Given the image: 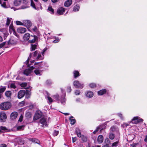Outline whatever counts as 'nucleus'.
Returning a JSON list of instances; mask_svg holds the SVG:
<instances>
[{"instance_id":"nucleus-1","label":"nucleus","mask_w":147,"mask_h":147,"mask_svg":"<svg viewBox=\"0 0 147 147\" xmlns=\"http://www.w3.org/2000/svg\"><path fill=\"white\" fill-rule=\"evenodd\" d=\"M11 107V103L9 102H5L1 103L0 105V108L3 110H6Z\"/></svg>"},{"instance_id":"nucleus-2","label":"nucleus","mask_w":147,"mask_h":147,"mask_svg":"<svg viewBox=\"0 0 147 147\" xmlns=\"http://www.w3.org/2000/svg\"><path fill=\"white\" fill-rule=\"evenodd\" d=\"M30 40L28 42L30 43H33L37 42L38 40V38L36 35L32 36V35L30 36Z\"/></svg>"},{"instance_id":"nucleus-3","label":"nucleus","mask_w":147,"mask_h":147,"mask_svg":"<svg viewBox=\"0 0 147 147\" xmlns=\"http://www.w3.org/2000/svg\"><path fill=\"white\" fill-rule=\"evenodd\" d=\"M73 84L76 88L82 89L84 86L83 84H81L78 80H76L74 82Z\"/></svg>"},{"instance_id":"nucleus-4","label":"nucleus","mask_w":147,"mask_h":147,"mask_svg":"<svg viewBox=\"0 0 147 147\" xmlns=\"http://www.w3.org/2000/svg\"><path fill=\"white\" fill-rule=\"evenodd\" d=\"M42 115V112L38 111L36 112L33 118L34 120H36L40 118Z\"/></svg>"},{"instance_id":"nucleus-5","label":"nucleus","mask_w":147,"mask_h":147,"mask_svg":"<svg viewBox=\"0 0 147 147\" xmlns=\"http://www.w3.org/2000/svg\"><path fill=\"white\" fill-rule=\"evenodd\" d=\"M7 119V116L4 112H2L0 113V120L2 122H4Z\"/></svg>"},{"instance_id":"nucleus-6","label":"nucleus","mask_w":147,"mask_h":147,"mask_svg":"<svg viewBox=\"0 0 147 147\" xmlns=\"http://www.w3.org/2000/svg\"><path fill=\"white\" fill-rule=\"evenodd\" d=\"M26 93V91L24 90H21L19 91L18 94V97L19 99H21L23 98L25 95Z\"/></svg>"},{"instance_id":"nucleus-7","label":"nucleus","mask_w":147,"mask_h":147,"mask_svg":"<svg viewBox=\"0 0 147 147\" xmlns=\"http://www.w3.org/2000/svg\"><path fill=\"white\" fill-rule=\"evenodd\" d=\"M139 117H135L132 120V122L133 123L136 124L139 122H142L143 120L142 119H139Z\"/></svg>"},{"instance_id":"nucleus-8","label":"nucleus","mask_w":147,"mask_h":147,"mask_svg":"<svg viewBox=\"0 0 147 147\" xmlns=\"http://www.w3.org/2000/svg\"><path fill=\"white\" fill-rule=\"evenodd\" d=\"M34 68H35V67L32 66L30 67V69H26L24 72V74L27 76H28L31 73L32 70Z\"/></svg>"},{"instance_id":"nucleus-9","label":"nucleus","mask_w":147,"mask_h":147,"mask_svg":"<svg viewBox=\"0 0 147 147\" xmlns=\"http://www.w3.org/2000/svg\"><path fill=\"white\" fill-rule=\"evenodd\" d=\"M32 25V23L29 20H24V26L27 28H30Z\"/></svg>"},{"instance_id":"nucleus-10","label":"nucleus","mask_w":147,"mask_h":147,"mask_svg":"<svg viewBox=\"0 0 147 147\" xmlns=\"http://www.w3.org/2000/svg\"><path fill=\"white\" fill-rule=\"evenodd\" d=\"M26 31V29L25 28L20 27L17 29V31L19 33L23 34Z\"/></svg>"},{"instance_id":"nucleus-11","label":"nucleus","mask_w":147,"mask_h":147,"mask_svg":"<svg viewBox=\"0 0 147 147\" xmlns=\"http://www.w3.org/2000/svg\"><path fill=\"white\" fill-rule=\"evenodd\" d=\"M65 11V9L62 7L59 8L57 10V13L59 15L63 14Z\"/></svg>"},{"instance_id":"nucleus-12","label":"nucleus","mask_w":147,"mask_h":147,"mask_svg":"<svg viewBox=\"0 0 147 147\" xmlns=\"http://www.w3.org/2000/svg\"><path fill=\"white\" fill-rule=\"evenodd\" d=\"M18 115V113L16 112H13L10 115V118L12 120L15 119L17 117Z\"/></svg>"},{"instance_id":"nucleus-13","label":"nucleus","mask_w":147,"mask_h":147,"mask_svg":"<svg viewBox=\"0 0 147 147\" xmlns=\"http://www.w3.org/2000/svg\"><path fill=\"white\" fill-rule=\"evenodd\" d=\"M17 43V41L13 39H10L8 42V45H16Z\"/></svg>"},{"instance_id":"nucleus-14","label":"nucleus","mask_w":147,"mask_h":147,"mask_svg":"<svg viewBox=\"0 0 147 147\" xmlns=\"http://www.w3.org/2000/svg\"><path fill=\"white\" fill-rule=\"evenodd\" d=\"M39 123L43 125H46L47 123L46 119L44 117L42 118L40 120Z\"/></svg>"},{"instance_id":"nucleus-15","label":"nucleus","mask_w":147,"mask_h":147,"mask_svg":"<svg viewBox=\"0 0 147 147\" xmlns=\"http://www.w3.org/2000/svg\"><path fill=\"white\" fill-rule=\"evenodd\" d=\"M30 34L26 33L24 34L23 36V38L24 41H27L28 40L30 37Z\"/></svg>"},{"instance_id":"nucleus-16","label":"nucleus","mask_w":147,"mask_h":147,"mask_svg":"<svg viewBox=\"0 0 147 147\" xmlns=\"http://www.w3.org/2000/svg\"><path fill=\"white\" fill-rule=\"evenodd\" d=\"M72 1L71 0H67L64 3V5L65 7H68L72 4Z\"/></svg>"},{"instance_id":"nucleus-17","label":"nucleus","mask_w":147,"mask_h":147,"mask_svg":"<svg viewBox=\"0 0 147 147\" xmlns=\"http://www.w3.org/2000/svg\"><path fill=\"white\" fill-rule=\"evenodd\" d=\"M75 132L76 133V134L78 137L79 138L81 137L82 136L80 130L78 128H76Z\"/></svg>"},{"instance_id":"nucleus-18","label":"nucleus","mask_w":147,"mask_h":147,"mask_svg":"<svg viewBox=\"0 0 147 147\" xmlns=\"http://www.w3.org/2000/svg\"><path fill=\"white\" fill-rule=\"evenodd\" d=\"M110 132H113L114 131H116L118 132L119 131L118 129L115 127L114 126H112L110 128Z\"/></svg>"},{"instance_id":"nucleus-19","label":"nucleus","mask_w":147,"mask_h":147,"mask_svg":"<svg viewBox=\"0 0 147 147\" xmlns=\"http://www.w3.org/2000/svg\"><path fill=\"white\" fill-rule=\"evenodd\" d=\"M32 30L34 34H36L37 35H38L39 33L38 31V30L36 26H34L33 28L32 29Z\"/></svg>"},{"instance_id":"nucleus-20","label":"nucleus","mask_w":147,"mask_h":147,"mask_svg":"<svg viewBox=\"0 0 147 147\" xmlns=\"http://www.w3.org/2000/svg\"><path fill=\"white\" fill-rule=\"evenodd\" d=\"M86 96L88 97H92L93 96V94L92 92L90 91H88L86 93Z\"/></svg>"},{"instance_id":"nucleus-21","label":"nucleus","mask_w":147,"mask_h":147,"mask_svg":"<svg viewBox=\"0 0 147 147\" xmlns=\"http://www.w3.org/2000/svg\"><path fill=\"white\" fill-rule=\"evenodd\" d=\"M107 90L106 89H102L98 91V95H102L106 93Z\"/></svg>"},{"instance_id":"nucleus-22","label":"nucleus","mask_w":147,"mask_h":147,"mask_svg":"<svg viewBox=\"0 0 147 147\" xmlns=\"http://www.w3.org/2000/svg\"><path fill=\"white\" fill-rule=\"evenodd\" d=\"M103 140V137L102 135H99L97 138L98 142L100 143H102Z\"/></svg>"},{"instance_id":"nucleus-23","label":"nucleus","mask_w":147,"mask_h":147,"mask_svg":"<svg viewBox=\"0 0 147 147\" xmlns=\"http://www.w3.org/2000/svg\"><path fill=\"white\" fill-rule=\"evenodd\" d=\"M41 55H43L42 52H39L38 54V56L36 58V59L37 60H42L43 58V57L41 56Z\"/></svg>"},{"instance_id":"nucleus-24","label":"nucleus","mask_w":147,"mask_h":147,"mask_svg":"<svg viewBox=\"0 0 147 147\" xmlns=\"http://www.w3.org/2000/svg\"><path fill=\"white\" fill-rule=\"evenodd\" d=\"M21 0H15L13 3L16 6H18L21 4Z\"/></svg>"},{"instance_id":"nucleus-25","label":"nucleus","mask_w":147,"mask_h":147,"mask_svg":"<svg viewBox=\"0 0 147 147\" xmlns=\"http://www.w3.org/2000/svg\"><path fill=\"white\" fill-rule=\"evenodd\" d=\"M109 137L110 139L113 140L115 138V134L112 132H110L109 133Z\"/></svg>"},{"instance_id":"nucleus-26","label":"nucleus","mask_w":147,"mask_h":147,"mask_svg":"<svg viewBox=\"0 0 147 147\" xmlns=\"http://www.w3.org/2000/svg\"><path fill=\"white\" fill-rule=\"evenodd\" d=\"M74 76L75 78L78 77L80 75L79 72L78 71L75 70L73 72Z\"/></svg>"},{"instance_id":"nucleus-27","label":"nucleus","mask_w":147,"mask_h":147,"mask_svg":"<svg viewBox=\"0 0 147 147\" xmlns=\"http://www.w3.org/2000/svg\"><path fill=\"white\" fill-rule=\"evenodd\" d=\"M7 130V129L6 127L3 126L0 127V134L2 132H6Z\"/></svg>"},{"instance_id":"nucleus-28","label":"nucleus","mask_w":147,"mask_h":147,"mask_svg":"<svg viewBox=\"0 0 147 147\" xmlns=\"http://www.w3.org/2000/svg\"><path fill=\"white\" fill-rule=\"evenodd\" d=\"M41 71H40L38 69H36L34 70V72L36 75L38 76H40L42 75V73L41 72Z\"/></svg>"},{"instance_id":"nucleus-29","label":"nucleus","mask_w":147,"mask_h":147,"mask_svg":"<svg viewBox=\"0 0 147 147\" xmlns=\"http://www.w3.org/2000/svg\"><path fill=\"white\" fill-rule=\"evenodd\" d=\"M31 94L30 92L28 90H26V93L25 94L26 97L27 98H29L30 97Z\"/></svg>"},{"instance_id":"nucleus-30","label":"nucleus","mask_w":147,"mask_h":147,"mask_svg":"<svg viewBox=\"0 0 147 147\" xmlns=\"http://www.w3.org/2000/svg\"><path fill=\"white\" fill-rule=\"evenodd\" d=\"M11 92L10 91H6L5 93L6 96L8 98H10L11 96Z\"/></svg>"},{"instance_id":"nucleus-31","label":"nucleus","mask_w":147,"mask_h":147,"mask_svg":"<svg viewBox=\"0 0 147 147\" xmlns=\"http://www.w3.org/2000/svg\"><path fill=\"white\" fill-rule=\"evenodd\" d=\"M73 117L72 116H71L69 118V120H70L71 123H70L71 125L74 124L76 122V120L75 119H73Z\"/></svg>"},{"instance_id":"nucleus-32","label":"nucleus","mask_w":147,"mask_h":147,"mask_svg":"<svg viewBox=\"0 0 147 147\" xmlns=\"http://www.w3.org/2000/svg\"><path fill=\"white\" fill-rule=\"evenodd\" d=\"M25 116L27 119L30 118L32 117L31 113L30 112H27L25 114Z\"/></svg>"},{"instance_id":"nucleus-33","label":"nucleus","mask_w":147,"mask_h":147,"mask_svg":"<svg viewBox=\"0 0 147 147\" xmlns=\"http://www.w3.org/2000/svg\"><path fill=\"white\" fill-rule=\"evenodd\" d=\"M24 126L23 125L18 126L17 128V130H23L24 129Z\"/></svg>"},{"instance_id":"nucleus-34","label":"nucleus","mask_w":147,"mask_h":147,"mask_svg":"<svg viewBox=\"0 0 147 147\" xmlns=\"http://www.w3.org/2000/svg\"><path fill=\"white\" fill-rule=\"evenodd\" d=\"M36 47H37L36 45L31 44V51H32L36 49Z\"/></svg>"},{"instance_id":"nucleus-35","label":"nucleus","mask_w":147,"mask_h":147,"mask_svg":"<svg viewBox=\"0 0 147 147\" xmlns=\"http://www.w3.org/2000/svg\"><path fill=\"white\" fill-rule=\"evenodd\" d=\"M79 6L78 5H77L74 7L73 11H78L79 10Z\"/></svg>"},{"instance_id":"nucleus-36","label":"nucleus","mask_w":147,"mask_h":147,"mask_svg":"<svg viewBox=\"0 0 147 147\" xmlns=\"http://www.w3.org/2000/svg\"><path fill=\"white\" fill-rule=\"evenodd\" d=\"M30 140L32 142L37 143L38 144H39V143L40 142L38 140L36 139L31 138L30 139Z\"/></svg>"},{"instance_id":"nucleus-37","label":"nucleus","mask_w":147,"mask_h":147,"mask_svg":"<svg viewBox=\"0 0 147 147\" xmlns=\"http://www.w3.org/2000/svg\"><path fill=\"white\" fill-rule=\"evenodd\" d=\"M18 143L20 145H22L24 144V141L22 138H19L18 141Z\"/></svg>"},{"instance_id":"nucleus-38","label":"nucleus","mask_w":147,"mask_h":147,"mask_svg":"<svg viewBox=\"0 0 147 147\" xmlns=\"http://www.w3.org/2000/svg\"><path fill=\"white\" fill-rule=\"evenodd\" d=\"M48 10L50 12L51 14H53L54 13V10L51 7H49L48 8Z\"/></svg>"},{"instance_id":"nucleus-39","label":"nucleus","mask_w":147,"mask_h":147,"mask_svg":"<svg viewBox=\"0 0 147 147\" xmlns=\"http://www.w3.org/2000/svg\"><path fill=\"white\" fill-rule=\"evenodd\" d=\"M31 6L35 9H36L35 4L32 0H31Z\"/></svg>"},{"instance_id":"nucleus-40","label":"nucleus","mask_w":147,"mask_h":147,"mask_svg":"<svg viewBox=\"0 0 147 147\" xmlns=\"http://www.w3.org/2000/svg\"><path fill=\"white\" fill-rule=\"evenodd\" d=\"M105 142L106 143V145H109V144H111V141L109 138H106L105 140Z\"/></svg>"},{"instance_id":"nucleus-41","label":"nucleus","mask_w":147,"mask_h":147,"mask_svg":"<svg viewBox=\"0 0 147 147\" xmlns=\"http://www.w3.org/2000/svg\"><path fill=\"white\" fill-rule=\"evenodd\" d=\"M16 23L17 25L24 26V21H23V22H22L19 21H17L16 22Z\"/></svg>"},{"instance_id":"nucleus-42","label":"nucleus","mask_w":147,"mask_h":147,"mask_svg":"<svg viewBox=\"0 0 147 147\" xmlns=\"http://www.w3.org/2000/svg\"><path fill=\"white\" fill-rule=\"evenodd\" d=\"M1 5L2 7L5 8H8V7L6 5V3L5 2H3L2 4L1 3Z\"/></svg>"},{"instance_id":"nucleus-43","label":"nucleus","mask_w":147,"mask_h":147,"mask_svg":"<svg viewBox=\"0 0 147 147\" xmlns=\"http://www.w3.org/2000/svg\"><path fill=\"white\" fill-rule=\"evenodd\" d=\"M119 143V141H118L117 142H114L112 143V147H116L117 146V145Z\"/></svg>"},{"instance_id":"nucleus-44","label":"nucleus","mask_w":147,"mask_h":147,"mask_svg":"<svg viewBox=\"0 0 147 147\" xmlns=\"http://www.w3.org/2000/svg\"><path fill=\"white\" fill-rule=\"evenodd\" d=\"M52 84V82L50 80H47L46 82V84L47 85H50Z\"/></svg>"},{"instance_id":"nucleus-45","label":"nucleus","mask_w":147,"mask_h":147,"mask_svg":"<svg viewBox=\"0 0 147 147\" xmlns=\"http://www.w3.org/2000/svg\"><path fill=\"white\" fill-rule=\"evenodd\" d=\"M53 97L54 99H55L57 101H59V95L58 94H56L55 95H54L53 96Z\"/></svg>"},{"instance_id":"nucleus-46","label":"nucleus","mask_w":147,"mask_h":147,"mask_svg":"<svg viewBox=\"0 0 147 147\" xmlns=\"http://www.w3.org/2000/svg\"><path fill=\"white\" fill-rule=\"evenodd\" d=\"M27 85V84L26 82H23L20 84V85L21 86V87L24 88Z\"/></svg>"},{"instance_id":"nucleus-47","label":"nucleus","mask_w":147,"mask_h":147,"mask_svg":"<svg viewBox=\"0 0 147 147\" xmlns=\"http://www.w3.org/2000/svg\"><path fill=\"white\" fill-rule=\"evenodd\" d=\"M6 89L5 87H2L0 88V93H3V92Z\"/></svg>"},{"instance_id":"nucleus-48","label":"nucleus","mask_w":147,"mask_h":147,"mask_svg":"<svg viewBox=\"0 0 147 147\" xmlns=\"http://www.w3.org/2000/svg\"><path fill=\"white\" fill-rule=\"evenodd\" d=\"M9 30H12L13 31V32L15 31V29L14 28L12 24H11L10 25V26H9Z\"/></svg>"},{"instance_id":"nucleus-49","label":"nucleus","mask_w":147,"mask_h":147,"mask_svg":"<svg viewBox=\"0 0 147 147\" xmlns=\"http://www.w3.org/2000/svg\"><path fill=\"white\" fill-rule=\"evenodd\" d=\"M90 86L91 88H94L96 87V85L95 84L92 83L89 85Z\"/></svg>"},{"instance_id":"nucleus-50","label":"nucleus","mask_w":147,"mask_h":147,"mask_svg":"<svg viewBox=\"0 0 147 147\" xmlns=\"http://www.w3.org/2000/svg\"><path fill=\"white\" fill-rule=\"evenodd\" d=\"M82 137V140L84 142H86L87 141V139L86 137L83 135H82L81 137Z\"/></svg>"},{"instance_id":"nucleus-51","label":"nucleus","mask_w":147,"mask_h":147,"mask_svg":"<svg viewBox=\"0 0 147 147\" xmlns=\"http://www.w3.org/2000/svg\"><path fill=\"white\" fill-rule=\"evenodd\" d=\"M10 21L11 20L9 19V18H8L7 20V22L6 23V25H9L10 23Z\"/></svg>"},{"instance_id":"nucleus-52","label":"nucleus","mask_w":147,"mask_h":147,"mask_svg":"<svg viewBox=\"0 0 147 147\" xmlns=\"http://www.w3.org/2000/svg\"><path fill=\"white\" fill-rule=\"evenodd\" d=\"M66 101V99L64 97H63V98L62 97L61 98V103H63L65 102Z\"/></svg>"},{"instance_id":"nucleus-53","label":"nucleus","mask_w":147,"mask_h":147,"mask_svg":"<svg viewBox=\"0 0 147 147\" xmlns=\"http://www.w3.org/2000/svg\"><path fill=\"white\" fill-rule=\"evenodd\" d=\"M13 34L15 35L17 37L19 38L20 36L15 31V30L13 32Z\"/></svg>"},{"instance_id":"nucleus-54","label":"nucleus","mask_w":147,"mask_h":147,"mask_svg":"<svg viewBox=\"0 0 147 147\" xmlns=\"http://www.w3.org/2000/svg\"><path fill=\"white\" fill-rule=\"evenodd\" d=\"M10 87L11 88H15L16 86L14 83H12L10 85Z\"/></svg>"},{"instance_id":"nucleus-55","label":"nucleus","mask_w":147,"mask_h":147,"mask_svg":"<svg viewBox=\"0 0 147 147\" xmlns=\"http://www.w3.org/2000/svg\"><path fill=\"white\" fill-rule=\"evenodd\" d=\"M6 42H4L0 44V48H2L5 45Z\"/></svg>"},{"instance_id":"nucleus-56","label":"nucleus","mask_w":147,"mask_h":147,"mask_svg":"<svg viewBox=\"0 0 147 147\" xmlns=\"http://www.w3.org/2000/svg\"><path fill=\"white\" fill-rule=\"evenodd\" d=\"M48 99L49 101L51 103L53 101V100L49 96H48Z\"/></svg>"},{"instance_id":"nucleus-57","label":"nucleus","mask_w":147,"mask_h":147,"mask_svg":"<svg viewBox=\"0 0 147 147\" xmlns=\"http://www.w3.org/2000/svg\"><path fill=\"white\" fill-rule=\"evenodd\" d=\"M39 53L38 51H36L34 53L33 56L34 57H36L37 54H38Z\"/></svg>"},{"instance_id":"nucleus-58","label":"nucleus","mask_w":147,"mask_h":147,"mask_svg":"<svg viewBox=\"0 0 147 147\" xmlns=\"http://www.w3.org/2000/svg\"><path fill=\"white\" fill-rule=\"evenodd\" d=\"M23 119V116L22 115H21L20 116L19 118L18 121H19L21 122L22 121Z\"/></svg>"},{"instance_id":"nucleus-59","label":"nucleus","mask_w":147,"mask_h":147,"mask_svg":"<svg viewBox=\"0 0 147 147\" xmlns=\"http://www.w3.org/2000/svg\"><path fill=\"white\" fill-rule=\"evenodd\" d=\"M71 91V87L70 86H68L67 87V92H70Z\"/></svg>"},{"instance_id":"nucleus-60","label":"nucleus","mask_w":147,"mask_h":147,"mask_svg":"<svg viewBox=\"0 0 147 147\" xmlns=\"http://www.w3.org/2000/svg\"><path fill=\"white\" fill-rule=\"evenodd\" d=\"M7 145L3 143L0 144V147H7Z\"/></svg>"},{"instance_id":"nucleus-61","label":"nucleus","mask_w":147,"mask_h":147,"mask_svg":"<svg viewBox=\"0 0 147 147\" xmlns=\"http://www.w3.org/2000/svg\"><path fill=\"white\" fill-rule=\"evenodd\" d=\"M99 129V127H97L96 129V130L93 131V134H96L98 131Z\"/></svg>"},{"instance_id":"nucleus-62","label":"nucleus","mask_w":147,"mask_h":147,"mask_svg":"<svg viewBox=\"0 0 147 147\" xmlns=\"http://www.w3.org/2000/svg\"><path fill=\"white\" fill-rule=\"evenodd\" d=\"M59 133L58 131H55L53 133V135L55 136H57Z\"/></svg>"},{"instance_id":"nucleus-63","label":"nucleus","mask_w":147,"mask_h":147,"mask_svg":"<svg viewBox=\"0 0 147 147\" xmlns=\"http://www.w3.org/2000/svg\"><path fill=\"white\" fill-rule=\"evenodd\" d=\"M75 94L76 95H78L80 94V91L79 90H77L75 92Z\"/></svg>"},{"instance_id":"nucleus-64","label":"nucleus","mask_w":147,"mask_h":147,"mask_svg":"<svg viewBox=\"0 0 147 147\" xmlns=\"http://www.w3.org/2000/svg\"><path fill=\"white\" fill-rule=\"evenodd\" d=\"M77 140V138L76 137L72 138V141L74 143Z\"/></svg>"}]
</instances>
